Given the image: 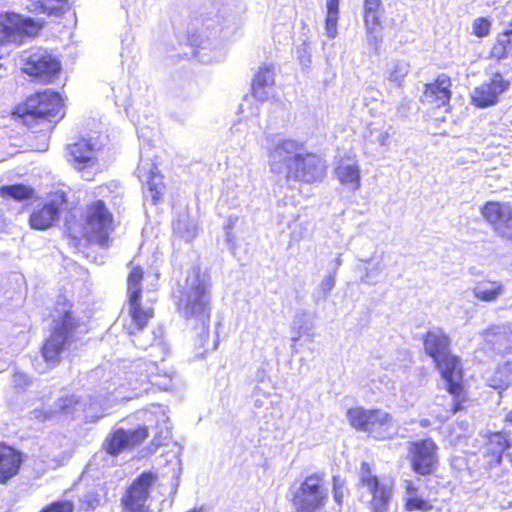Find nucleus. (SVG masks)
Masks as SVG:
<instances>
[{
    "label": "nucleus",
    "instance_id": "nucleus-40",
    "mask_svg": "<svg viewBox=\"0 0 512 512\" xmlns=\"http://www.w3.org/2000/svg\"><path fill=\"white\" fill-rule=\"evenodd\" d=\"M512 30L506 31L498 36L497 43L493 48L494 55L501 57L506 53L507 47L510 45V36Z\"/></svg>",
    "mask_w": 512,
    "mask_h": 512
},
{
    "label": "nucleus",
    "instance_id": "nucleus-9",
    "mask_svg": "<svg viewBox=\"0 0 512 512\" xmlns=\"http://www.w3.org/2000/svg\"><path fill=\"white\" fill-rule=\"evenodd\" d=\"M113 230V217L101 200L91 203L87 208L85 225L81 236L91 243L107 247L109 235Z\"/></svg>",
    "mask_w": 512,
    "mask_h": 512
},
{
    "label": "nucleus",
    "instance_id": "nucleus-27",
    "mask_svg": "<svg viewBox=\"0 0 512 512\" xmlns=\"http://www.w3.org/2000/svg\"><path fill=\"white\" fill-rule=\"evenodd\" d=\"M486 342L499 352H506L512 348V330L507 331L505 327H492L484 333Z\"/></svg>",
    "mask_w": 512,
    "mask_h": 512
},
{
    "label": "nucleus",
    "instance_id": "nucleus-10",
    "mask_svg": "<svg viewBox=\"0 0 512 512\" xmlns=\"http://www.w3.org/2000/svg\"><path fill=\"white\" fill-rule=\"evenodd\" d=\"M22 61L23 72L43 83L54 81L61 69L59 60L43 48L24 52Z\"/></svg>",
    "mask_w": 512,
    "mask_h": 512
},
{
    "label": "nucleus",
    "instance_id": "nucleus-13",
    "mask_svg": "<svg viewBox=\"0 0 512 512\" xmlns=\"http://www.w3.org/2000/svg\"><path fill=\"white\" fill-rule=\"evenodd\" d=\"M156 477L152 473H143L127 489L122 497V505L126 512H151L150 489Z\"/></svg>",
    "mask_w": 512,
    "mask_h": 512
},
{
    "label": "nucleus",
    "instance_id": "nucleus-35",
    "mask_svg": "<svg viewBox=\"0 0 512 512\" xmlns=\"http://www.w3.org/2000/svg\"><path fill=\"white\" fill-rule=\"evenodd\" d=\"M33 190L25 185L17 184L10 186H2L0 188V194L2 196H9L16 200H24L32 196Z\"/></svg>",
    "mask_w": 512,
    "mask_h": 512
},
{
    "label": "nucleus",
    "instance_id": "nucleus-52",
    "mask_svg": "<svg viewBox=\"0 0 512 512\" xmlns=\"http://www.w3.org/2000/svg\"><path fill=\"white\" fill-rule=\"evenodd\" d=\"M505 419L512 424V410L506 415Z\"/></svg>",
    "mask_w": 512,
    "mask_h": 512
},
{
    "label": "nucleus",
    "instance_id": "nucleus-17",
    "mask_svg": "<svg viewBox=\"0 0 512 512\" xmlns=\"http://www.w3.org/2000/svg\"><path fill=\"white\" fill-rule=\"evenodd\" d=\"M508 87L509 82L501 74H495L489 81L482 83L472 91V102L480 108L493 106Z\"/></svg>",
    "mask_w": 512,
    "mask_h": 512
},
{
    "label": "nucleus",
    "instance_id": "nucleus-26",
    "mask_svg": "<svg viewBox=\"0 0 512 512\" xmlns=\"http://www.w3.org/2000/svg\"><path fill=\"white\" fill-rule=\"evenodd\" d=\"M20 466V456L11 447L0 446V482H5L13 477Z\"/></svg>",
    "mask_w": 512,
    "mask_h": 512
},
{
    "label": "nucleus",
    "instance_id": "nucleus-56",
    "mask_svg": "<svg viewBox=\"0 0 512 512\" xmlns=\"http://www.w3.org/2000/svg\"><path fill=\"white\" fill-rule=\"evenodd\" d=\"M36 369H37L40 373H44V372L46 371V369H42V368L38 367L37 365H36Z\"/></svg>",
    "mask_w": 512,
    "mask_h": 512
},
{
    "label": "nucleus",
    "instance_id": "nucleus-53",
    "mask_svg": "<svg viewBox=\"0 0 512 512\" xmlns=\"http://www.w3.org/2000/svg\"><path fill=\"white\" fill-rule=\"evenodd\" d=\"M459 409H460V406H459V404H458V403H456V404H454V406H453L452 412H453V413H456Z\"/></svg>",
    "mask_w": 512,
    "mask_h": 512
},
{
    "label": "nucleus",
    "instance_id": "nucleus-2",
    "mask_svg": "<svg viewBox=\"0 0 512 512\" xmlns=\"http://www.w3.org/2000/svg\"><path fill=\"white\" fill-rule=\"evenodd\" d=\"M143 271L140 267H133L127 278V311L128 320L124 323V328L128 334L135 336L133 340L135 346L152 349L151 356L163 360L168 353V349L160 336L154 337L150 344L144 341L142 335H137L146 326L153 317L154 310L151 306H144L141 303V280Z\"/></svg>",
    "mask_w": 512,
    "mask_h": 512
},
{
    "label": "nucleus",
    "instance_id": "nucleus-34",
    "mask_svg": "<svg viewBox=\"0 0 512 512\" xmlns=\"http://www.w3.org/2000/svg\"><path fill=\"white\" fill-rule=\"evenodd\" d=\"M382 257H377L376 253L372 255V257L367 259H361L362 262L366 264H371L372 261H376L373 264L372 268H365V273L361 277V281L366 284H374L376 283L375 278L380 274L383 270V266L381 264Z\"/></svg>",
    "mask_w": 512,
    "mask_h": 512
},
{
    "label": "nucleus",
    "instance_id": "nucleus-21",
    "mask_svg": "<svg viewBox=\"0 0 512 512\" xmlns=\"http://www.w3.org/2000/svg\"><path fill=\"white\" fill-rule=\"evenodd\" d=\"M147 436L148 430L146 427L128 431L118 429L106 439L104 446L107 453L116 455L123 450L132 448L133 446L141 443Z\"/></svg>",
    "mask_w": 512,
    "mask_h": 512
},
{
    "label": "nucleus",
    "instance_id": "nucleus-1",
    "mask_svg": "<svg viewBox=\"0 0 512 512\" xmlns=\"http://www.w3.org/2000/svg\"><path fill=\"white\" fill-rule=\"evenodd\" d=\"M269 165L272 172L283 175L287 182L307 184L322 181L327 168L320 156L307 152L299 142L290 139L278 142L271 149Z\"/></svg>",
    "mask_w": 512,
    "mask_h": 512
},
{
    "label": "nucleus",
    "instance_id": "nucleus-30",
    "mask_svg": "<svg viewBox=\"0 0 512 512\" xmlns=\"http://www.w3.org/2000/svg\"><path fill=\"white\" fill-rule=\"evenodd\" d=\"M510 447V439L506 433L494 432L489 435L488 450L496 456L497 464L501 463L502 454Z\"/></svg>",
    "mask_w": 512,
    "mask_h": 512
},
{
    "label": "nucleus",
    "instance_id": "nucleus-16",
    "mask_svg": "<svg viewBox=\"0 0 512 512\" xmlns=\"http://www.w3.org/2000/svg\"><path fill=\"white\" fill-rule=\"evenodd\" d=\"M482 215L503 237H512V207L509 203L487 202Z\"/></svg>",
    "mask_w": 512,
    "mask_h": 512
},
{
    "label": "nucleus",
    "instance_id": "nucleus-22",
    "mask_svg": "<svg viewBox=\"0 0 512 512\" xmlns=\"http://www.w3.org/2000/svg\"><path fill=\"white\" fill-rule=\"evenodd\" d=\"M451 79L445 74L439 75L433 83L426 84L423 101L435 107H445L451 99Z\"/></svg>",
    "mask_w": 512,
    "mask_h": 512
},
{
    "label": "nucleus",
    "instance_id": "nucleus-3",
    "mask_svg": "<svg viewBox=\"0 0 512 512\" xmlns=\"http://www.w3.org/2000/svg\"><path fill=\"white\" fill-rule=\"evenodd\" d=\"M177 308L186 319L194 318L201 323L199 343L204 348L209 340L210 284L199 270L194 269L187 276Z\"/></svg>",
    "mask_w": 512,
    "mask_h": 512
},
{
    "label": "nucleus",
    "instance_id": "nucleus-37",
    "mask_svg": "<svg viewBox=\"0 0 512 512\" xmlns=\"http://www.w3.org/2000/svg\"><path fill=\"white\" fill-rule=\"evenodd\" d=\"M43 12L60 15L69 10V0H39Z\"/></svg>",
    "mask_w": 512,
    "mask_h": 512
},
{
    "label": "nucleus",
    "instance_id": "nucleus-43",
    "mask_svg": "<svg viewBox=\"0 0 512 512\" xmlns=\"http://www.w3.org/2000/svg\"><path fill=\"white\" fill-rule=\"evenodd\" d=\"M159 422L161 423L159 426V432H157V435L155 436V441H157L158 444H160L162 439L167 438L170 432L169 419L164 413L161 414Z\"/></svg>",
    "mask_w": 512,
    "mask_h": 512
},
{
    "label": "nucleus",
    "instance_id": "nucleus-5",
    "mask_svg": "<svg viewBox=\"0 0 512 512\" xmlns=\"http://www.w3.org/2000/svg\"><path fill=\"white\" fill-rule=\"evenodd\" d=\"M71 304L61 297L52 312V333L45 341L41 354L47 368L54 367L60 361V355L64 351L70 336L76 328L77 322L71 311Z\"/></svg>",
    "mask_w": 512,
    "mask_h": 512
},
{
    "label": "nucleus",
    "instance_id": "nucleus-44",
    "mask_svg": "<svg viewBox=\"0 0 512 512\" xmlns=\"http://www.w3.org/2000/svg\"><path fill=\"white\" fill-rule=\"evenodd\" d=\"M41 512H72V505L69 502H55Z\"/></svg>",
    "mask_w": 512,
    "mask_h": 512
},
{
    "label": "nucleus",
    "instance_id": "nucleus-58",
    "mask_svg": "<svg viewBox=\"0 0 512 512\" xmlns=\"http://www.w3.org/2000/svg\"><path fill=\"white\" fill-rule=\"evenodd\" d=\"M73 238H74V239H77V238H78V236H77L76 234H73Z\"/></svg>",
    "mask_w": 512,
    "mask_h": 512
},
{
    "label": "nucleus",
    "instance_id": "nucleus-32",
    "mask_svg": "<svg viewBox=\"0 0 512 512\" xmlns=\"http://www.w3.org/2000/svg\"><path fill=\"white\" fill-rule=\"evenodd\" d=\"M326 21L325 30L326 35L333 39L337 36V22L339 14V0H326Z\"/></svg>",
    "mask_w": 512,
    "mask_h": 512
},
{
    "label": "nucleus",
    "instance_id": "nucleus-31",
    "mask_svg": "<svg viewBox=\"0 0 512 512\" xmlns=\"http://www.w3.org/2000/svg\"><path fill=\"white\" fill-rule=\"evenodd\" d=\"M389 131L383 121L371 122L367 127V134L365 137L372 143L385 146L389 141Z\"/></svg>",
    "mask_w": 512,
    "mask_h": 512
},
{
    "label": "nucleus",
    "instance_id": "nucleus-15",
    "mask_svg": "<svg viewBox=\"0 0 512 512\" xmlns=\"http://www.w3.org/2000/svg\"><path fill=\"white\" fill-rule=\"evenodd\" d=\"M436 450L431 439L410 442L408 451L413 470L421 475L430 474L437 463Z\"/></svg>",
    "mask_w": 512,
    "mask_h": 512
},
{
    "label": "nucleus",
    "instance_id": "nucleus-23",
    "mask_svg": "<svg viewBox=\"0 0 512 512\" xmlns=\"http://www.w3.org/2000/svg\"><path fill=\"white\" fill-rule=\"evenodd\" d=\"M275 73L272 66L262 65L252 79V95L264 102L274 97Z\"/></svg>",
    "mask_w": 512,
    "mask_h": 512
},
{
    "label": "nucleus",
    "instance_id": "nucleus-6",
    "mask_svg": "<svg viewBox=\"0 0 512 512\" xmlns=\"http://www.w3.org/2000/svg\"><path fill=\"white\" fill-rule=\"evenodd\" d=\"M15 115L30 128L39 124L41 130H50L53 119L64 115L63 101L59 93L46 90L30 96L16 108Z\"/></svg>",
    "mask_w": 512,
    "mask_h": 512
},
{
    "label": "nucleus",
    "instance_id": "nucleus-39",
    "mask_svg": "<svg viewBox=\"0 0 512 512\" xmlns=\"http://www.w3.org/2000/svg\"><path fill=\"white\" fill-rule=\"evenodd\" d=\"M336 276V270H331L323 277L317 289L322 297L326 298L331 293L336 284Z\"/></svg>",
    "mask_w": 512,
    "mask_h": 512
},
{
    "label": "nucleus",
    "instance_id": "nucleus-50",
    "mask_svg": "<svg viewBox=\"0 0 512 512\" xmlns=\"http://www.w3.org/2000/svg\"><path fill=\"white\" fill-rule=\"evenodd\" d=\"M334 267L332 270H336V272L338 271V268L341 266L342 264V258H341V254H339L335 260H334Z\"/></svg>",
    "mask_w": 512,
    "mask_h": 512
},
{
    "label": "nucleus",
    "instance_id": "nucleus-28",
    "mask_svg": "<svg viewBox=\"0 0 512 512\" xmlns=\"http://www.w3.org/2000/svg\"><path fill=\"white\" fill-rule=\"evenodd\" d=\"M504 286L498 281H481L473 288V295L480 301L494 302L504 294Z\"/></svg>",
    "mask_w": 512,
    "mask_h": 512
},
{
    "label": "nucleus",
    "instance_id": "nucleus-33",
    "mask_svg": "<svg viewBox=\"0 0 512 512\" xmlns=\"http://www.w3.org/2000/svg\"><path fill=\"white\" fill-rule=\"evenodd\" d=\"M410 71V65L404 60H399L391 63L387 68L388 81L396 86H401L405 77Z\"/></svg>",
    "mask_w": 512,
    "mask_h": 512
},
{
    "label": "nucleus",
    "instance_id": "nucleus-12",
    "mask_svg": "<svg viewBox=\"0 0 512 512\" xmlns=\"http://www.w3.org/2000/svg\"><path fill=\"white\" fill-rule=\"evenodd\" d=\"M42 23L19 14L5 13L0 15V44L21 43L24 35H35Z\"/></svg>",
    "mask_w": 512,
    "mask_h": 512
},
{
    "label": "nucleus",
    "instance_id": "nucleus-49",
    "mask_svg": "<svg viewBox=\"0 0 512 512\" xmlns=\"http://www.w3.org/2000/svg\"><path fill=\"white\" fill-rule=\"evenodd\" d=\"M405 489H406V495L411 494L412 492L416 491L417 488L413 485L412 481L406 480L405 481Z\"/></svg>",
    "mask_w": 512,
    "mask_h": 512
},
{
    "label": "nucleus",
    "instance_id": "nucleus-41",
    "mask_svg": "<svg viewBox=\"0 0 512 512\" xmlns=\"http://www.w3.org/2000/svg\"><path fill=\"white\" fill-rule=\"evenodd\" d=\"M346 493L345 481L340 476H333V497L335 502L341 506Z\"/></svg>",
    "mask_w": 512,
    "mask_h": 512
},
{
    "label": "nucleus",
    "instance_id": "nucleus-51",
    "mask_svg": "<svg viewBox=\"0 0 512 512\" xmlns=\"http://www.w3.org/2000/svg\"><path fill=\"white\" fill-rule=\"evenodd\" d=\"M418 497V494H417V490L412 492L411 494H408L407 496H405V499H412V498H417Z\"/></svg>",
    "mask_w": 512,
    "mask_h": 512
},
{
    "label": "nucleus",
    "instance_id": "nucleus-42",
    "mask_svg": "<svg viewBox=\"0 0 512 512\" xmlns=\"http://www.w3.org/2000/svg\"><path fill=\"white\" fill-rule=\"evenodd\" d=\"M405 508L407 511H429L432 509V505L429 503V501L417 497L412 499H407L405 503Z\"/></svg>",
    "mask_w": 512,
    "mask_h": 512
},
{
    "label": "nucleus",
    "instance_id": "nucleus-46",
    "mask_svg": "<svg viewBox=\"0 0 512 512\" xmlns=\"http://www.w3.org/2000/svg\"><path fill=\"white\" fill-rule=\"evenodd\" d=\"M13 385L17 388H24L26 387L27 385H29V378L27 377L26 374L24 373H15L13 375Z\"/></svg>",
    "mask_w": 512,
    "mask_h": 512
},
{
    "label": "nucleus",
    "instance_id": "nucleus-7",
    "mask_svg": "<svg viewBox=\"0 0 512 512\" xmlns=\"http://www.w3.org/2000/svg\"><path fill=\"white\" fill-rule=\"evenodd\" d=\"M328 488L323 474L312 473L304 478L294 492L296 512H324Z\"/></svg>",
    "mask_w": 512,
    "mask_h": 512
},
{
    "label": "nucleus",
    "instance_id": "nucleus-38",
    "mask_svg": "<svg viewBox=\"0 0 512 512\" xmlns=\"http://www.w3.org/2000/svg\"><path fill=\"white\" fill-rule=\"evenodd\" d=\"M492 22L487 17H478L472 21V34L478 38L487 37L490 34Z\"/></svg>",
    "mask_w": 512,
    "mask_h": 512
},
{
    "label": "nucleus",
    "instance_id": "nucleus-47",
    "mask_svg": "<svg viewBox=\"0 0 512 512\" xmlns=\"http://www.w3.org/2000/svg\"><path fill=\"white\" fill-rule=\"evenodd\" d=\"M237 221H238V217L237 216H230L227 219V222L225 224V230H226V236H227V241L228 242L231 241V238H232L231 230L233 229V227L235 226Z\"/></svg>",
    "mask_w": 512,
    "mask_h": 512
},
{
    "label": "nucleus",
    "instance_id": "nucleus-55",
    "mask_svg": "<svg viewBox=\"0 0 512 512\" xmlns=\"http://www.w3.org/2000/svg\"><path fill=\"white\" fill-rule=\"evenodd\" d=\"M87 172H84L83 174V178H85L86 180H90V174L89 175H86Z\"/></svg>",
    "mask_w": 512,
    "mask_h": 512
},
{
    "label": "nucleus",
    "instance_id": "nucleus-14",
    "mask_svg": "<svg viewBox=\"0 0 512 512\" xmlns=\"http://www.w3.org/2000/svg\"><path fill=\"white\" fill-rule=\"evenodd\" d=\"M360 482L372 495L371 508L374 512H384L392 495V484L372 475L369 464L361 466Z\"/></svg>",
    "mask_w": 512,
    "mask_h": 512
},
{
    "label": "nucleus",
    "instance_id": "nucleus-54",
    "mask_svg": "<svg viewBox=\"0 0 512 512\" xmlns=\"http://www.w3.org/2000/svg\"><path fill=\"white\" fill-rule=\"evenodd\" d=\"M187 512H202V508H199V509H192V510H189Z\"/></svg>",
    "mask_w": 512,
    "mask_h": 512
},
{
    "label": "nucleus",
    "instance_id": "nucleus-36",
    "mask_svg": "<svg viewBox=\"0 0 512 512\" xmlns=\"http://www.w3.org/2000/svg\"><path fill=\"white\" fill-rule=\"evenodd\" d=\"M291 329L301 331L302 336H307L309 341H312L316 335L313 324L309 322L307 315L304 313L295 316Z\"/></svg>",
    "mask_w": 512,
    "mask_h": 512
},
{
    "label": "nucleus",
    "instance_id": "nucleus-20",
    "mask_svg": "<svg viewBox=\"0 0 512 512\" xmlns=\"http://www.w3.org/2000/svg\"><path fill=\"white\" fill-rule=\"evenodd\" d=\"M64 202V194L56 193L49 202L34 209L29 219L30 226L38 230L50 228L58 220Z\"/></svg>",
    "mask_w": 512,
    "mask_h": 512
},
{
    "label": "nucleus",
    "instance_id": "nucleus-8",
    "mask_svg": "<svg viewBox=\"0 0 512 512\" xmlns=\"http://www.w3.org/2000/svg\"><path fill=\"white\" fill-rule=\"evenodd\" d=\"M347 417L354 428L378 440L389 439L396 433L391 415L383 410H365L357 407L349 409Z\"/></svg>",
    "mask_w": 512,
    "mask_h": 512
},
{
    "label": "nucleus",
    "instance_id": "nucleus-4",
    "mask_svg": "<svg viewBox=\"0 0 512 512\" xmlns=\"http://www.w3.org/2000/svg\"><path fill=\"white\" fill-rule=\"evenodd\" d=\"M450 340L440 329H434L426 334L424 348L434 359L443 379L446 381L450 394L459 397L462 392V368L457 357L449 353Z\"/></svg>",
    "mask_w": 512,
    "mask_h": 512
},
{
    "label": "nucleus",
    "instance_id": "nucleus-19",
    "mask_svg": "<svg viewBox=\"0 0 512 512\" xmlns=\"http://www.w3.org/2000/svg\"><path fill=\"white\" fill-rule=\"evenodd\" d=\"M98 144L92 139H80L68 146V161L79 171L96 165Z\"/></svg>",
    "mask_w": 512,
    "mask_h": 512
},
{
    "label": "nucleus",
    "instance_id": "nucleus-48",
    "mask_svg": "<svg viewBox=\"0 0 512 512\" xmlns=\"http://www.w3.org/2000/svg\"><path fill=\"white\" fill-rule=\"evenodd\" d=\"M292 332L294 334L291 337V349H292L293 352L297 353L298 352V350H297V342L301 339L302 332L301 331H297V330H292Z\"/></svg>",
    "mask_w": 512,
    "mask_h": 512
},
{
    "label": "nucleus",
    "instance_id": "nucleus-18",
    "mask_svg": "<svg viewBox=\"0 0 512 512\" xmlns=\"http://www.w3.org/2000/svg\"><path fill=\"white\" fill-rule=\"evenodd\" d=\"M57 414H73L76 411L82 410L88 419L96 420L104 416V409L98 399L89 398V401H84L75 395H67L59 398L56 408Z\"/></svg>",
    "mask_w": 512,
    "mask_h": 512
},
{
    "label": "nucleus",
    "instance_id": "nucleus-45",
    "mask_svg": "<svg viewBox=\"0 0 512 512\" xmlns=\"http://www.w3.org/2000/svg\"><path fill=\"white\" fill-rule=\"evenodd\" d=\"M56 415H57V412L54 409L42 408V409H36L33 411L34 418L38 419V420H42V421L52 419Z\"/></svg>",
    "mask_w": 512,
    "mask_h": 512
},
{
    "label": "nucleus",
    "instance_id": "nucleus-25",
    "mask_svg": "<svg viewBox=\"0 0 512 512\" xmlns=\"http://www.w3.org/2000/svg\"><path fill=\"white\" fill-rule=\"evenodd\" d=\"M381 0H364V24L369 42L379 43L376 28L380 26Z\"/></svg>",
    "mask_w": 512,
    "mask_h": 512
},
{
    "label": "nucleus",
    "instance_id": "nucleus-11",
    "mask_svg": "<svg viewBox=\"0 0 512 512\" xmlns=\"http://www.w3.org/2000/svg\"><path fill=\"white\" fill-rule=\"evenodd\" d=\"M155 159L156 154L151 147L141 150L140 162L136 169L139 180L147 185L145 197L150 199L153 204L159 202L165 189L162 175L157 170Z\"/></svg>",
    "mask_w": 512,
    "mask_h": 512
},
{
    "label": "nucleus",
    "instance_id": "nucleus-29",
    "mask_svg": "<svg viewBox=\"0 0 512 512\" xmlns=\"http://www.w3.org/2000/svg\"><path fill=\"white\" fill-rule=\"evenodd\" d=\"M512 383V366L510 364H504L499 366L493 375L488 378V384L490 387L503 391L509 387Z\"/></svg>",
    "mask_w": 512,
    "mask_h": 512
},
{
    "label": "nucleus",
    "instance_id": "nucleus-57",
    "mask_svg": "<svg viewBox=\"0 0 512 512\" xmlns=\"http://www.w3.org/2000/svg\"><path fill=\"white\" fill-rule=\"evenodd\" d=\"M421 425L424 426V427L427 426L428 425V421L427 420L421 421Z\"/></svg>",
    "mask_w": 512,
    "mask_h": 512
},
{
    "label": "nucleus",
    "instance_id": "nucleus-24",
    "mask_svg": "<svg viewBox=\"0 0 512 512\" xmlns=\"http://www.w3.org/2000/svg\"><path fill=\"white\" fill-rule=\"evenodd\" d=\"M335 175L338 181L351 191H357L361 186L360 167L355 157L340 159L335 168Z\"/></svg>",
    "mask_w": 512,
    "mask_h": 512
}]
</instances>
